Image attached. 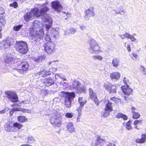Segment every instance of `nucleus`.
<instances>
[{
    "mask_svg": "<svg viewBox=\"0 0 146 146\" xmlns=\"http://www.w3.org/2000/svg\"><path fill=\"white\" fill-rule=\"evenodd\" d=\"M15 45V49L19 53L24 54L27 52L28 48L26 42L23 41H17Z\"/></svg>",
    "mask_w": 146,
    "mask_h": 146,
    "instance_id": "obj_1",
    "label": "nucleus"
},
{
    "mask_svg": "<svg viewBox=\"0 0 146 146\" xmlns=\"http://www.w3.org/2000/svg\"><path fill=\"white\" fill-rule=\"evenodd\" d=\"M29 62L25 60L18 62L16 64L15 69L17 70L25 72L27 71L29 68Z\"/></svg>",
    "mask_w": 146,
    "mask_h": 146,
    "instance_id": "obj_2",
    "label": "nucleus"
},
{
    "mask_svg": "<svg viewBox=\"0 0 146 146\" xmlns=\"http://www.w3.org/2000/svg\"><path fill=\"white\" fill-rule=\"evenodd\" d=\"M49 10V8L47 6H45L40 10L37 7H35L31 11L34 16L38 17L47 14V12Z\"/></svg>",
    "mask_w": 146,
    "mask_h": 146,
    "instance_id": "obj_3",
    "label": "nucleus"
},
{
    "mask_svg": "<svg viewBox=\"0 0 146 146\" xmlns=\"http://www.w3.org/2000/svg\"><path fill=\"white\" fill-rule=\"evenodd\" d=\"M44 50L48 54L53 53L55 51V44L52 42H46L44 45Z\"/></svg>",
    "mask_w": 146,
    "mask_h": 146,
    "instance_id": "obj_4",
    "label": "nucleus"
},
{
    "mask_svg": "<svg viewBox=\"0 0 146 146\" xmlns=\"http://www.w3.org/2000/svg\"><path fill=\"white\" fill-rule=\"evenodd\" d=\"M5 94L8 98L12 102H19L17 94L14 92L11 91H5Z\"/></svg>",
    "mask_w": 146,
    "mask_h": 146,
    "instance_id": "obj_5",
    "label": "nucleus"
},
{
    "mask_svg": "<svg viewBox=\"0 0 146 146\" xmlns=\"http://www.w3.org/2000/svg\"><path fill=\"white\" fill-rule=\"evenodd\" d=\"M52 8L58 12H60L63 9L61 3L58 0L53 1L51 2Z\"/></svg>",
    "mask_w": 146,
    "mask_h": 146,
    "instance_id": "obj_6",
    "label": "nucleus"
},
{
    "mask_svg": "<svg viewBox=\"0 0 146 146\" xmlns=\"http://www.w3.org/2000/svg\"><path fill=\"white\" fill-rule=\"evenodd\" d=\"M89 95L90 98L94 101L96 106H98L100 104V102L98 98L97 95L92 89L89 88Z\"/></svg>",
    "mask_w": 146,
    "mask_h": 146,
    "instance_id": "obj_7",
    "label": "nucleus"
},
{
    "mask_svg": "<svg viewBox=\"0 0 146 146\" xmlns=\"http://www.w3.org/2000/svg\"><path fill=\"white\" fill-rule=\"evenodd\" d=\"M5 130L7 132H14L15 130L13 126V124L12 121H9L5 123L4 125Z\"/></svg>",
    "mask_w": 146,
    "mask_h": 146,
    "instance_id": "obj_8",
    "label": "nucleus"
},
{
    "mask_svg": "<svg viewBox=\"0 0 146 146\" xmlns=\"http://www.w3.org/2000/svg\"><path fill=\"white\" fill-rule=\"evenodd\" d=\"M44 32L42 29H40L38 30H36L33 39L35 41L40 40L43 38L44 35Z\"/></svg>",
    "mask_w": 146,
    "mask_h": 146,
    "instance_id": "obj_9",
    "label": "nucleus"
},
{
    "mask_svg": "<svg viewBox=\"0 0 146 146\" xmlns=\"http://www.w3.org/2000/svg\"><path fill=\"white\" fill-rule=\"evenodd\" d=\"M121 88L124 94L127 96L131 94L133 91L128 85L122 86Z\"/></svg>",
    "mask_w": 146,
    "mask_h": 146,
    "instance_id": "obj_10",
    "label": "nucleus"
},
{
    "mask_svg": "<svg viewBox=\"0 0 146 146\" xmlns=\"http://www.w3.org/2000/svg\"><path fill=\"white\" fill-rule=\"evenodd\" d=\"M62 96L64 98H66L67 99L70 100L72 98L75 97V94L74 92L69 93L62 91L61 92Z\"/></svg>",
    "mask_w": 146,
    "mask_h": 146,
    "instance_id": "obj_11",
    "label": "nucleus"
},
{
    "mask_svg": "<svg viewBox=\"0 0 146 146\" xmlns=\"http://www.w3.org/2000/svg\"><path fill=\"white\" fill-rule=\"evenodd\" d=\"M43 82L47 87H48L54 83V81L52 78L48 77L47 78H45L43 79Z\"/></svg>",
    "mask_w": 146,
    "mask_h": 146,
    "instance_id": "obj_12",
    "label": "nucleus"
},
{
    "mask_svg": "<svg viewBox=\"0 0 146 146\" xmlns=\"http://www.w3.org/2000/svg\"><path fill=\"white\" fill-rule=\"evenodd\" d=\"M105 89L109 92V93L111 94L112 93H114L115 94L116 93V87L113 85H106L105 86Z\"/></svg>",
    "mask_w": 146,
    "mask_h": 146,
    "instance_id": "obj_13",
    "label": "nucleus"
},
{
    "mask_svg": "<svg viewBox=\"0 0 146 146\" xmlns=\"http://www.w3.org/2000/svg\"><path fill=\"white\" fill-rule=\"evenodd\" d=\"M120 76V73L117 72H113L110 74V76L112 80H118Z\"/></svg>",
    "mask_w": 146,
    "mask_h": 146,
    "instance_id": "obj_14",
    "label": "nucleus"
},
{
    "mask_svg": "<svg viewBox=\"0 0 146 146\" xmlns=\"http://www.w3.org/2000/svg\"><path fill=\"white\" fill-rule=\"evenodd\" d=\"M91 49L94 52L96 53L102 52L100 50V46L97 44L92 46L91 47Z\"/></svg>",
    "mask_w": 146,
    "mask_h": 146,
    "instance_id": "obj_15",
    "label": "nucleus"
},
{
    "mask_svg": "<svg viewBox=\"0 0 146 146\" xmlns=\"http://www.w3.org/2000/svg\"><path fill=\"white\" fill-rule=\"evenodd\" d=\"M146 141V134H143L141 135V137L140 139L137 138L135 141L138 143H143Z\"/></svg>",
    "mask_w": 146,
    "mask_h": 146,
    "instance_id": "obj_16",
    "label": "nucleus"
},
{
    "mask_svg": "<svg viewBox=\"0 0 146 146\" xmlns=\"http://www.w3.org/2000/svg\"><path fill=\"white\" fill-rule=\"evenodd\" d=\"M108 101V103L105 105L104 110L105 111H112L113 110L112 103L110 102L109 100Z\"/></svg>",
    "mask_w": 146,
    "mask_h": 146,
    "instance_id": "obj_17",
    "label": "nucleus"
},
{
    "mask_svg": "<svg viewBox=\"0 0 146 146\" xmlns=\"http://www.w3.org/2000/svg\"><path fill=\"white\" fill-rule=\"evenodd\" d=\"M17 119L18 122L21 123L26 122L28 121L27 118L25 116H18L17 117Z\"/></svg>",
    "mask_w": 146,
    "mask_h": 146,
    "instance_id": "obj_18",
    "label": "nucleus"
},
{
    "mask_svg": "<svg viewBox=\"0 0 146 146\" xmlns=\"http://www.w3.org/2000/svg\"><path fill=\"white\" fill-rule=\"evenodd\" d=\"M4 40L5 46L7 47V49L9 48L13 44V40L11 38H7Z\"/></svg>",
    "mask_w": 146,
    "mask_h": 146,
    "instance_id": "obj_19",
    "label": "nucleus"
},
{
    "mask_svg": "<svg viewBox=\"0 0 146 146\" xmlns=\"http://www.w3.org/2000/svg\"><path fill=\"white\" fill-rule=\"evenodd\" d=\"M51 74V72L49 70H43L39 72V74L41 75V76L43 77H45L48 76L50 75Z\"/></svg>",
    "mask_w": 146,
    "mask_h": 146,
    "instance_id": "obj_20",
    "label": "nucleus"
},
{
    "mask_svg": "<svg viewBox=\"0 0 146 146\" xmlns=\"http://www.w3.org/2000/svg\"><path fill=\"white\" fill-rule=\"evenodd\" d=\"M67 128L68 130L71 133L74 131V128L73 126V124L72 122L68 123L67 125Z\"/></svg>",
    "mask_w": 146,
    "mask_h": 146,
    "instance_id": "obj_21",
    "label": "nucleus"
},
{
    "mask_svg": "<svg viewBox=\"0 0 146 146\" xmlns=\"http://www.w3.org/2000/svg\"><path fill=\"white\" fill-rule=\"evenodd\" d=\"M78 102L80 104L79 106L83 107L84 105L86 103L87 100L84 99L82 97H80L78 98Z\"/></svg>",
    "mask_w": 146,
    "mask_h": 146,
    "instance_id": "obj_22",
    "label": "nucleus"
},
{
    "mask_svg": "<svg viewBox=\"0 0 146 146\" xmlns=\"http://www.w3.org/2000/svg\"><path fill=\"white\" fill-rule=\"evenodd\" d=\"M32 16L30 12H27L24 16V19L26 21L32 20Z\"/></svg>",
    "mask_w": 146,
    "mask_h": 146,
    "instance_id": "obj_23",
    "label": "nucleus"
},
{
    "mask_svg": "<svg viewBox=\"0 0 146 146\" xmlns=\"http://www.w3.org/2000/svg\"><path fill=\"white\" fill-rule=\"evenodd\" d=\"M85 16L91 17L93 16L94 15V13L93 11H91L90 9L86 10L85 12Z\"/></svg>",
    "mask_w": 146,
    "mask_h": 146,
    "instance_id": "obj_24",
    "label": "nucleus"
},
{
    "mask_svg": "<svg viewBox=\"0 0 146 146\" xmlns=\"http://www.w3.org/2000/svg\"><path fill=\"white\" fill-rule=\"evenodd\" d=\"M21 123L16 122L13 123V126L14 127L16 128L18 130L21 129L23 127V125Z\"/></svg>",
    "mask_w": 146,
    "mask_h": 146,
    "instance_id": "obj_25",
    "label": "nucleus"
},
{
    "mask_svg": "<svg viewBox=\"0 0 146 146\" xmlns=\"http://www.w3.org/2000/svg\"><path fill=\"white\" fill-rule=\"evenodd\" d=\"M116 117L117 118H122L124 120H126L128 119V117L126 115L121 113H118L116 115Z\"/></svg>",
    "mask_w": 146,
    "mask_h": 146,
    "instance_id": "obj_26",
    "label": "nucleus"
},
{
    "mask_svg": "<svg viewBox=\"0 0 146 146\" xmlns=\"http://www.w3.org/2000/svg\"><path fill=\"white\" fill-rule=\"evenodd\" d=\"M119 60L117 58H114L112 60V64L114 67H117L119 65Z\"/></svg>",
    "mask_w": 146,
    "mask_h": 146,
    "instance_id": "obj_27",
    "label": "nucleus"
},
{
    "mask_svg": "<svg viewBox=\"0 0 146 146\" xmlns=\"http://www.w3.org/2000/svg\"><path fill=\"white\" fill-rule=\"evenodd\" d=\"M37 30H35V29L33 27H32L29 29V33L30 36H32V39L33 40L34 38V37L35 35V33L36 31Z\"/></svg>",
    "mask_w": 146,
    "mask_h": 146,
    "instance_id": "obj_28",
    "label": "nucleus"
},
{
    "mask_svg": "<svg viewBox=\"0 0 146 146\" xmlns=\"http://www.w3.org/2000/svg\"><path fill=\"white\" fill-rule=\"evenodd\" d=\"M5 16L3 15H0V23L2 25L4 26L6 23V20L5 19Z\"/></svg>",
    "mask_w": 146,
    "mask_h": 146,
    "instance_id": "obj_29",
    "label": "nucleus"
},
{
    "mask_svg": "<svg viewBox=\"0 0 146 146\" xmlns=\"http://www.w3.org/2000/svg\"><path fill=\"white\" fill-rule=\"evenodd\" d=\"M64 104L67 108H70L71 106V100L66 98L65 99Z\"/></svg>",
    "mask_w": 146,
    "mask_h": 146,
    "instance_id": "obj_30",
    "label": "nucleus"
},
{
    "mask_svg": "<svg viewBox=\"0 0 146 146\" xmlns=\"http://www.w3.org/2000/svg\"><path fill=\"white\" fill-rule=\"evenodd\" d=\"M5 44L4 40L0 42V48L1 49H7V47L6 46Z\"/></svg>",
    "mask_w": 146,
    "mask_h": 146,
    "instance_id": "obj_31",
    "label": "nucleus"
},
{
    "mask_svg": "<svg viewBox=\"0 0 146 146\" xmlns=\"http://www.w3.org/2000/svg\"><path fill=\"white\" fill-rule=\"evenodd\" d=\"M140 114L139 113L135 112L133 113L132 118L134 119H137L140 117Z\"/></svg>",
    "mask_w": 146,
    "mask_h": 146,
    "instance_id": "obj_32",
    "label": "nucleus"
},
{
    "mask_svg": "<svg viewBox=\"0 0 146 146\" xmlns=\"http://www.w3.org/2000/svg\"><path fill=\"white\" fill-rule=\"evenodd\" d=\"M22 26L23 25H22L15 26L13 27V29L15 31H18L20 29Z\"/></svg>",
    "mask_w": 146,
    "mask_h": 146,
    "instance_id": "obj_33",
    "label": "nucleus"
},
{
    "mask_svg": "<svg viewBox=\"0 0 146 146\" xmlns=\"http://www.w3.org/2000/svg\"><path fill=\"white\" fill-rule=\"evenodd\" d=\"M9 6L14 8H16L18 7V5L17 2L14 1L13 3H10Z\"/></svg>",
    "mask_w": 146,
    "mask_h": 146,
    "instance_id": "obj_34",
    "label": "nucleus"
},
{
    "mask_svg": "<svg viewBox=\"0 0 146 146\" xmlns=\"http://www.w3.org/2000/svg\"><path fill=\"white\" fill-rule=\"evenodd\" d=\"M111 100L113 101L115 103H117L118 102H120L121 100L115 97H111L110 98Z\"/></svg>",
    "mask_w": 146,
    "mask_h": 146,
    "instance_id": "obj_35",
    "label": "nucleus"
},
{
    "mask_svg": "<svg viewBox=\"0 0 146 146\" xmlns=\"http://www.w3.org/2000/svg\"><path fill=\"white\" fill-rule=\"evenodd\" d=\"M131 121H127L126 125V128L128 130H129L132 128L131 124Z\"/></svg>",
    "mask_w": 146,
    "mask_h": 146,
    "instance_id": "obj_36",
    "label": "nucleus"
},
{
    "mask_svg": "<svg viewBox=\"0 0 146 146\" xmlns=\"http://www.w3.org/2000/svg\"><path fill=\"white\" fill-rule=\"evenodd\" d=\"M66 117L68 118H71L73 116V114L72 113L68 112L65 114Z\"/></svg>",
    "mask_w": 146,
    "mask_h": 146,
    "instance_id": "obj_37",
    "label": "nucleus"
},
{
    "mask_svg": "<svg viewBox=\"0 0 146 146\" xmlns=\"http://www.w3.org/2000/svg\"><path fill=\"white\" fill-rule=\"evenodd\" d=\"M44 39L45 41H47V42H52V41H51V39L50 38L49 35L47 34H46V35Z\"/></svg>",
    "mask_w": 146,
    "mask_h": 146,
    "instance_id": "obj_38",
    "label": "nucleus"
},
{
    "mask_svg": "<svg viewBox=\"0 0 146 146\" xmlns=\"http://www.w3.org/2000/svg\"><path fill=\"white\" fill-rule=\"evenodd\" d=\"M83 107L79 106L77 109V111L78 113V115H81L82 110Z\"/></svg>",
    "mask_w": 146,
    "mask_h": 146,
    "instance_id": "obj_39",
    "label": "nucleus"
},
{
    "mask_svg": "<svg viewBox=\"0 0 146 146\" xmlns=\"http://www.w3.org/2000/svg\"><path fill=\"white\" fill-rule=\"evenodd\" d=\"M43 58L41 56H39L38 58H35V61L37 62H41L43 60Z\"/></svg>",
    "mask_w": 146,
    "mask_h": 146,
    "instance_id": "obj_40",
    "label": "nucleus"
},
{
    "mask_svg": "<svg viewBox=\"0 0 146 146\" xmlns=\"http://www.w3.org/2000/svg\"><path fill=\"white\" fill-rule=\"evenodd\" d=\"M93 58H94L95 60L98 59L101 60L102 59V57L99 55L98 56H94Z\"/></svg>",
    "mask_w": 146,
    "mask_h": 146,
    "instance_id": "obj_41",
    "label": "nucleus"
},
{
    "mask_svg": "<svg viewBox=\"0 0 146 146\" xmlns=\"http://www.w3.org/2000/svg\"><path fill=\"white\" fill-rule=\"evenodd\" d=\"M129 35L127 33H125L123 35H121V37L122 39H124L125 38H128Z\"/></svg>",
    "mask_w": 146,
    "mask_h": 146,
    "instance_id": "obj_42",
    "label": "nucleus"
},
{
    "mask_svg": "<svg viewBox=\"0 0 146 146\" xmlns=\"http://www.w3.org/2000/svg\"><path fill=\"white\" fill-rule=\"evenodd\" d=\"M123 82L126 85H128V84H129L130 83L129 80L125 77H124L123 79Z\"/></svg>",
    "mask_w": 146,
    "mask_h": 146,
    "instance_id": "obj_43",
    "label": "nucleus"
},
{
    "mask_svg": "<svg viewBox=\"0 0 146 146\" xmlns=\"http://www.w3.org/2000/svg\"><path fill=\"white\" fill-rule=\"evenodd\" d=\"M96 141L98 143H101L102 142L104 141V140L101 138L100 137H98L96 139Z\"/></svg>",
    "mask_w": 146,
    "mask_h": 146,
    "instance_id": "obj_44",
    "label": "nucleus"
},
{
    "mask_svg": "<svg viewBox=\"0 0 146 146\" xmlns=\"http://www.w3.org/2000/svg\"><path fill=\"white\" fill-rule=\"evenodd\" d=\"M4 14H5L4 9L2 7H0V15H3Z\"/></svg>",
    "mask_w": 146,
    "mask_h": 146,
    "instance_id": "obj_45",
    "label": "nucleus"
},
{
    "mask_svg": "<svg viewBox=\"0 0 146 146\" xmlns=\"http://www.w3.org/2000/svg\"><path fill=\"white\" fill-rule=\"evenodd\" d=\"M109 111H105L103 113V116L104 117H106L108 116L110 114L109 112Z\"/></svg>",
    "mask_w": 146,
    "mask_h": 146,
    "instance_id": "obj_46",
    "label": "nucleus"
},
{
    "mask_svg": "<svg viewBox=\"0 0 146 146\" xmlns=\"http://www.w3.org/2000/svg\"><path fill=\"white\" fill-rule=\"evenodd\" d=\"M52 25V23H50L49 24H46L45 25V28L46 31L49 30L50 28L51 27Z\"/></svg>",
    "mask_w": 146,
    "mask_h": 146,
    "instance_id": "obj_47",
    "label": "nucleus"
},
{
    "mask_svg": "<svg viewBox=\"0 0 146 146\" xmlns=\"http://www.w3.org/2000/svg\"><path fill=\"white\" fill-rule=\"evenodd\" d=\"M33 140H35V139L32 136H29L28 137V141L27 142L29 143V141Z\"/></svg>",
    "mask_w": 146,
    "mask_h": 146,
    "instance_id": "obj_48",
    "label": "nucleus"
},
{
    "mask_svg": "<svg viewBox=\"0 0 146 146\" xmlns=\"http://www.w3.org/2000/svg\"><path fill=\"white\" fill-rule=\"evenodd\" d=\"M62 124V122L61 121H59L58 122H57L55 123V125L57 127H60L61 125Z\"/></svg>",
    "mask_w": 146,
    "mask_h": 146,
    "instance_id": "obj_49",
    "label": "nucleus"
},
{
    "mask_svg": "<svg viewBox=\"0 0 146 146\" xmlns=\"http://www.w3.org/2000/svg\"><path fill=\"white\" fill-rule=\"evenodd\" d=\"M76 31L75 29L73 28L70 29V33L71 34H74Z\"/></svg>",
    "mask_w": 146,
    "mask_h": 146,
    "instance_id": "obj_50",
    "label": "nucleus"
},
{
    "mask_svg": "<svg viewBox=\"0 0 146 146\" xmlns=\"http://www.w3.org/2000/svg\"><path fill=\"white\" fill-rule=\"evenodd\" d=\"M128 38L130 39L132 41H134L135 40V38L132 36L130 35Z\"/></svg>",
    "mask_w": 146,
    "mask_h": 146,
    "instance_id": "obj_51",
    "label": "nucleus"
},
{
    "mask_svg": "<svg viewBox=\"0 0 146 146\" xmlns=\"http://www.w3.org/2000/svg\"><path fill=\"white\" fill-rule=\"evenodd\" d=\"M66 15L67 16V17L65 18V19H67L68 18L71 17V14L69 13H65Z\"/></svg>",
    "mask_w": 146,
    "mask_h": 146,
    "instance_id": "obj_52",
    "label": "nucleus"
},
{
    "mask_svg": "<svg viewBox=\"0 0 146 146\" xmlns=\"http://www.w3.org/2000/svg\"><path fill=\"white\" fill-rule=\"evenodd\" d=\"M13 110L14 111H21V109L19 108H15L13 109Z\"/></svg>",
    "mask_w": 146,
    "mask_h": 146,
    "instance_id": "obj_53",
    "label": "nucleus"
},
{
    "mask_svg": "<svg viewBox=\"0 0 146 146\" xmlns=\"http://www.w3.org/2000/svg\"><path fill=\"white\" fill-rule=\"evenodd\" d=\"M21 111L24 112V113H26L28 112L29 111L28 110L26 109H22L21 110Z\"/></svg>",
    "mask_w": 146,
    "mask_h": 146,
    "instance_id": "obj_54",
    "label": "nucleus"
},
{
    "mask_svg": "<svg viewBox=\"0 0 146 146\" xmlns=\"http://www.w3.org/2000/svg\"><path fill=\"white\" fill-rule=\"evenodd\" d=\"M81 115H78L77 117L76 118V121L77 122H79L80 121V119L81 117Z\"/></svg>",
    "mask_w": 146,
    "mask_h": 146,
    "instance_id": "obj_55",
    "label": "nucleus"
},
{
    "mask_svg": "<svg viewBox=\"0 0 146 146\" xmlns=\"http://www.w3.org/2000/svg\"><path fill=\"white\" fill-rule=\"evenodd\" d=\"M131 111H132V112L133 113H134L135 112V110H136V108L134 107H131Z\"/></svg>",
    "mask_w": 146,
    "mask_h": 146,
    "instance_id": "obj_56",
    "label": "nucleus"
},
{
    "mask_svg": "<svg viewBox=\"0 0 146 146\" xmlns=\"http://www.w3.org/2000/svg\"><path fill=\"white\" fill-rule=\"evenodd\" d=\"M138 124V120H135L133 122V124L134 125H136L135 126L136 128L137 127V126L136 125Z\"/></svg>",
    "mask_w": 146,
    "mask_h": 146,
    "instance_id": "obj_57",
    "label": "nucleus"
},
{
    "mask_svg": "<svg viewBox=\"0 0 146 146\" xmlns=\"http://www.w3.org/2000/svg\"><path fill=\"white\" fill-rule=\"evenodd\" d=\"M6 111L5 109H3V110L0 111V113L1 114H3L5 113Z\"/></svg>",
    "mask_w": 146,
    "mask_h": 146,
    "instance_id": "obj_58",
    "label": "nucleus"
},
{
    "mask_svg": "<svg viewBox=\"0 0 146 146\" xmlns=\"http://www.w3.org/2000/svg\"><path fill=\"white\" fill-rule=\"evenodd\" d=\"M127 49L129 52H130L131 50V48L130 47V46L129 45H128L127 47Z\"/></svg>",
    "mask_w": 146,
    "mask_h": 146,
    "instance_id": "obj_59",
    "label": "nucleus"
},
{
    "mask_svg": "<svg viewBox=\"0 0 146 146\" xmlns=\"http://www.w3.org/2000/svg\"><path fill=\"white\" fill-rule=\"evenodd\" d=\"M132 55L134 57L135 59H136L137 58V56L136 54H135L134 53H132Z\"/></svg>",
    "mask_w": 146,
    "mask_h": 146,
    "instance_id": "obj_60",
    "label": "nucleus"
},
{
    "mask_svg": "<svg viewBox=\"0 0 146 146\" xmlns=\"http://www.w3.org/2000/svg\"><path fill=\"white\" fill-rule=\"evenodd\" d=\"M143 71L144 74H146V68H143Z\"/></svg>",
    "mask_w": 146,
    "mask_h": 146,
    "instance_id": "obj_61",
    "label": "nucleus"
},
{
    "mask_svg": "<svg viewBox=\"0 0 146 146\" xmlns=\"http://www.w3.org/2000/svg\"><path fill=\"white\" fill-rule=\"evenodd\" d=\"M138 120V124H141L142 123V120Z\"/></svg>",
    "mask_w": 146,
    "mask_h": 146,
    "instance_id": "obj_62",
    "label": "nucleus"
},
{
    "mask_svg": "<svg viewBox=\"0 0 146 146\" xmlns=\"http://www.w3.org/2000/svg\"><path fill=\"white\" fill-rule=\"evenodd\" d=\"M13 106H21L20 105H18V104H16V103H15V104H13Z\"/></svg>",
    "mask_w": 146,
    "mask_h": 146,
    "instance_id": "obj_63",
    "label": "nucleus"
},
{
    "mask_svg": "<svg viewBox=\"0 0 146 146\" xmlns=\"http://www.w3.org/2000/svg\"><path fill=\"white\" fill-rule=\"evenodd\" d=\"M20 146H29V145L28 144H23L21 145Z\"/></svg>",
    "mask_w": 146,
    "mask_h": 146,
    "instance_id": "obj_64",
    "label": "nucleus"
}]
</instances>
